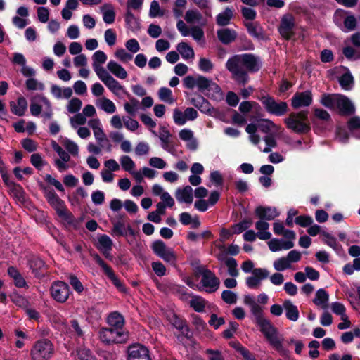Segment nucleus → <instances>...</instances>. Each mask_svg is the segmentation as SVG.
Segmentation results:
<instances>
[{"label": "nucleus", "mask_w": 360, "mask_h": 360, "mask_svg": "<svg viewBox=\"0 0 360 360\" xmlns=\"http://www.w3.org/2000/svg\"><path fill=\"white\" fill-rule=\"evenodd\" d=\"M261 67L260 58L252 53L234 55L226 63V68L231 73L232 79L243 85L249 80L248 72H258Z\"/></svg>", "instance_id": "nucleus-1"}, {"label": "nucleus", "mask_w": 360, "mask_h": 360, "mask_svg": "<svg viewBox=\"0 0 360 360\" xmlns=\"http://www.w3.org/2000/svg\"><path fill=\"white\" fill-rule=\"evenodd\" d=\"M284 122L288 129L297 134L308 133L311 129L307 111L292 112Z\"/></svg>", "instance_id": "nucleus-2"}, {"label": "nucleus", "mask_w": 360, "mask_h": 360, "mask_svg": "<svg viewBox=\"0 0 360 360\" xmlns=\"http://www.w3.org/2000/svg\"><path fill=\"white\" fill-rule=\"evenodd\" d=\"M54 354V346L51 340L46 338L36 341L30 350L32 360H49Z\"/></svg>", "instance_id": "nucleus-3"}, {"label": "nucleus", "mask_w": 360, "mask_h": 360, "mask_svg": "<svg viewBox=\"0 0 360 360\" xmlns=\"http://www.w3.org/2000/svg\"><path fill=\"white\" fill-rule=\"evenodd\" d=\"M196 273L202 277L200 282L201 285L200 290L212 293L219 289L220 280L211 270L204 266H200L196 269Z\"/></svg>", "instance_id": "nucleus-4"}, {"label": "nucleus", "mask_w": 360, "mask_h": 360, "mask_svg": "<svg viewBox=\"0 0 360 360\" xmlns=\"http://www.w3.org/2000/svg\"><path fill=\"white\" fill-rule=\"evenodd\" d=\"M260 330L274 349L283 355L285 354L286 350L283 346V338L271 321L261 327Z\"/></svg>", "instance_id": "nucleus-5"}, {"label": "nucleus", "mask_w": 360, "mask_h": 360, "mask_svg": "<svg viewBox=\"0 0 360 360\" xmlns=\"http://www.w3.org/2000/svg\"><path fill=\"white\" fill-rule=\"evenodd\" d=\"M99 338L102 342L106 345L122 344L128 340V333L114 328H102L99 330Z\"/></svg>", "instance_id": "nucleus-6"}, {"label": "nucleus", "mask_w": 360, "mask_h": 360, "mask_svg": "<svg viewBox=\"0 0 360 360\" xmlns=\"http://www.w3.org/2000/svg\"><path fill=\"white\" fill-rule=\"evenodd\" d=\"M296 27L295 16L292 13L286 12L281 17L278 31L283 39L290 40L295 34Z\"/></svg>", "instance_id": "nucleus-7"}, {"label": "nucleus", "mask_w": 360, "mask_h": 360, "mask_svg": "<svg viewBox=\"0 0 360 360\" xmlns=\"http://www.w3.org/2000/svg\"><path fill=\"white\" fill-rule=\"evenodd\" d=\"M259 100L266 111L269 114L283 116L288 110V105L286 102L276 101L274 97L269 95L262 96Z\"/></svg>", "instance_id": "nucleus-8"}, {"label": "nucleus", "mask_w": 360, "mask_h": 360, "mask_svg": "<svg viewBox=\"0 0 360 360\" xmlns=\"http://www.w3.org/2000/svg\"><path fill=\"white\" fill-rule=\"evenodd\" d=\"M151 248L153 252L162 259L165 262L175 266L176 263V255L174 250L168 248L166 244L160 240H155L152 243Z\"/></svg>", "instance_id": "nucleus-9"}, {"label": "nucleus", "mask_w": 360, "mask_h": 360, "mask_svg": "<svg viewBox=\"0 0 360 360\" xmlns=\"http://www.w3.org/2000/svg\"><path fill=\"white\" fill-rule=\"evenodd\" d=\"M50 293L52 298L59 303L65 302L70 296V290L69 285L61 281H56L50 287Z\"/></svg>", "instance_id": "nucleus-10"}, {"label": "nucleus", "mask_w": 360, "mask_h": 360, "mask_svg": "<svg viewBox=\"0 0 360 360\" xmlns=\"http://www.w3.org/2000/svg\"><path fill=\"white\" fill-rule=\"evenodd\" d=\"M46 197L49 203L56 210L59 217L65 220L72 218V214L67 210L64 201L54 191L48 192Z\"/></svg>", "instance_id": "nucleus-11"}, {"label": "nucleus", "mask_w": 360, "mask_h": 360, "mask_svg": "<svg viewBox=\"0 0 360 360\" xmlns=\"http://www.w3.org/2000/svg\"><path fill=\"white\" fill-rule=\"evenodd\" d=\"M111 233L114 236L126 237L128 243L130 244L133 243L136 235L135 231L129 224L126 225L123 221H121L112 222Z\"/></svg>", "instance_id": "nucleus-12"}, {"label": "nucleus", "mask_w": 360, "mask_h": 360, "mask_svg": "<svg viewBox=\"0 0 360 360\" xmlns=\"http://www.w3.org/2000/svg\"><path fill=\"white\" fill-rule=\"evenodd\" d=\"M127 353V360H151L148 349L141 344L130 345Z\"/></svg>", "instance_id": "nucleus-13"}, {"label": "nucleus", "mask_w": 360, "mask_h": 360, "mask_svg": "<svg viewBox=\"0 0 360 360\" xmlns=\"http://www.w3.org/2000/svg\"><path fill=\"white\" fill-rule=\"evenodd\" d=\"M269 276V271L263 268H256L252 271V275L246 278V285L250 289H257L261 285V281Z\"/></svg>", "instance_id": "nucleus-14"}, {"label": "nucleus", "mask_w": 360, "mask_h": 360, "mask_svg": "<svg viewBox=\"0 0 360 360\" xmlns=\"http://www.w3.org/2000/svg\"><path fill=\"white\" fill-rule=\"evenodd\" d=\"M313 101L312 94L310 91L297 92L291 98V105L295 109L309 106Z\"/></svg>", "instance_id": "nucleus-15"}, {"label": "nucleus", "mask_w": 360, "mask_h": 360, "mask_svg": "<svg viewBox=\"0 0 360 360\" xmlns=\"http://www.w3.org/2000/svg\"><path fill=\"white\" fill-rule=\"evenodd\" d=\"M172 324L175 328L181 332V334L176 335V338L180 343L184 345V338L188 340L191 338L188 326L184 320L176 315H174V319L172 321Z\"/></svg>", "instance_id": "nucleus-16"}, {"label": "nucleus", "mask_w": 360, "mask_h": 360, "mask_svg": "<svg viewBox=\"0 0 360 360\" xmlns=\"http://www.w3.org/2000/svg\"><path fill=\"white\" fill-rule=\"evenodd\" d=\"M11 62L21 66L20 72L24 77L31 78L35 75L36 71L32 68L26 65V58L22 53H14Z\"/></svg>", "instance_id": "nucleus-17"}, {"label": "nucleus", "mask_w": 360, "mask_h": 360, "mask_svg": "<svg viewBox=\"0 0 360 360\" xmlns=\"http://www.w3.org/2000/svg\"><path fill=\"white\" fill-rule=\"evenodd\" d=\"M336 108L342 115H350L354 113L355 107L348 97L340 94Z\"/></svg>", "instance_id": "nucleus-18"}, {"label": "nucleus", "mask_w": 360, "mask_h": 360, "mask_svg": "<svg viewBox=\"0 0 360 360\" xmlns=\"http://www.w3.org/2000/svg\"><path fill=\"white\" fill-rule=\"evenodd\" d=\"M255 214L264 220H273L278 216V212L275 207L259 206L255 209Z\"/></svg>", "instance_id": "nucleus-19"}, {"label": "nucleus", "mask_w": 360, "mask_h": 360, "mask_svg": "<svg viewBox=\"0 0 360 360\" xmlns=\"http://www.w3.org/2000/svg\"><path fill=\"white\" fill-rule=\"evenodd\" d=\"M175 197L179 202L191 204L193 200V188L190 186L179 188L175 192Z\"/></svg>", "instance_id": "nucleus-20"}, {"label": "nucleus", "mask_w": 360, "mask_h": 360, "mask_svg": "<svg viewBox=\"0 0 360 360\" xmlns=\"http://www.w3.org/2000/svg\"><path fill=\"white\" fill-rule=\"evenodd\" d=\"M219 40L224 44H229L237 38V32L229 28H222L217 32Z\"/></svg>", "instance_id": "nucleus-21"}, {"label": "nucleus", "mask_w": 360, "mask_h": 360, "mask_svg": "<svg viewBox=\"0 0 360 360\" xmlns=\"http://www.w3.org/2000/svg\"><path fill=\"white\" fill-rule=\"evenodd\" d=\"M250 310L254 318V321L259 328L270 322L264 316L263 309L257 303L250 307Z\"/></svg>", "instance_id": "nucleus-22"}, {"label": "nucleus", "mask_w": 360, "mask_h": 360, "mask_svg": "<svg viewBox=\"0 0 360 360\" xmlns=\"http://www.w3.org/2000/svg\"><path fill=\"white\" fill-rule=\"evenodd\" d=\"M11 111L15 115L22 116L25 115L27 108V101L25 98L20 96L18 98L17 102H10Z\"/></svg>", "instance_id": "nucleus-23"}, {"label": "nucleus", "mask_w": 360, "mask_h": 360, "mask_svg": "<svg viewBox=\"0 0 360 360\" xmlns=\"http://www.w3.org/2000/svg\"><path fill=\"white\" fill-rule=\"evenodd\" d=\"M283 309L285 311L286 318L292 321H297L300 316L297 307L290 300H287L283 302Z\"/></svg>", "instance_id": "nucleus-24"}, {"label": "nucleus", "mask_w": 360, "mask_h": 360, "mask_svg": "<svg viewBox=\"0 0 360 360\" xmlns=\"http://www.w3.org/2000/svg\"><path fill=\"white\" fill-rule=\"evenodd\" d=\"M107 320L110 327L120 330H124V319L122 315L117 311L110 313Z\"/></svg>", "instance_id": "nucleus-25"}, {"label": "nucleus", "mask_w": 360, "mask_h": 360, "mask_svg": "<svg viewBox=\"0 0 360 360\" xmlns=\"http://www.w3.org/2000/svg\"><path fill=\"white\" fill-rule=\"evenodd\" d=\"M108 70L116 77L124 79L127 77L126 70L119 63L114 60H110L107 64Z\"/></svg>", "instance_id": "nucleus-26"}, {"label": "nucleus", "mask_w": 360, "mask_h": 360, "mask_svg": "<svg viewBox=\"0 0 360 360\" xmlns=\"http://www.w3.org/2000/svg\"><path fill=\"white\" fill-rule=\"evenodd\" d=\"M269 227V224L264 219H260L255 224V228L258 231L257 236L259 239L266 240L271 238V234L267 231Z\"/></svg>", "instance_id": "nucleus-27"}, {"label": "nucleus", "mask_w": 360, "mask_h": 360, "mask_svg": "<svg viewBox=\"0 0 360 360\" xmlns=\"http://www.w3.org/2000/svg\"><path fill=\"white\" fill-rule=\"evenodd\" d=\"M339 94H324L322 95L320 103L326 108L333 110L337 106V103L339 98Z\"/></svg>", "instance_id": "nucleus-28"}, {"label": "nucleus", "mask_w": 360, "mask_h": 360, "mask_svg": "<svg viewBox=\"0 0 360 360\" xmlns=\"http://www.w3.org/2000/svg\"><path fill=\"white\" fill-rule=\"evenodd\" d=\"M96 104L98 108L108 114L114 113L117 109L115 103L105 97L98 99Z\"/></svg>", "instance_id": "nucleus-29"}, {"label": "nucleus", "mask_w": 360, "mask_h": 360, "mask_svg": "<svg viewBox=\"0 0 360 360\" xmlns=\"http://www.w3.org/2000/svg\"><path fill=\"white\" fill-rule=\"evenodd\" d=\"M104 84L107 88L115 95L120 96L121 94L125 93V89L118 81H117L112 76L108 78Z\"/></svg>", "instance_id": "nucleus-30"}, {"label": "nucleus", "mask_w": 360, "mask_h": 360, "mask_svg": "<svg viewBox=\"0 0 360 360\" xmlns=\"http://www.w3.org/2000/svg\"><path fill=\"white\" fill-rule=\"evenodd\" d=\"M8 275L13 278L15 285L18 288H27L28 285L17 269L10 266L8 269Z\"/></svg>", "instance_id": "nucleus-31"}, {"label": "nucleus", "mask_w": 360, "mask_h": 360, "mask_svg": "<svg viewBox=\"0 0 360 360\" xmlns=\"http://www.w3.org/2000/svg\"><path fill=\"white\" fill-rule=\"evenodd\" d=\"M176 50L184 60L193 59L195 56L193 48L186 42L179 43Z\"/></svg>", "instance_id": "nucleus-32"}, {"label": "nucleus", "mask_w": 360, "mask_h": 360, "mask_svg": "<svg viewBox=\"0 0 360 360\" xmlns=\"http://www.w3.org/2000/svg\"><path fill=\"white\" fill-rule=\"evenodd\" d=\"M328 292L324 289L321 288L316 291L313 302L316 305L321 307L322 309H326L328 307Z\"/></svg>", "instance_id": "nucleus-33"}, {"label": "nucleus", "mask_w": 360, "mask_h": 360, "mask_svg": "<svg viewBox=\"0 0 360 360\" xmlns=\"http://www.w3.org/2000/svg\"><path fill=\"white\" fill-rule=\"evenodd\" d=\"M192 104L202 112L207 113L211 112V105L208 101L204 97L198 96L191 100Z\"/></svg>", "instance_id": "nucleus-34"}, {"label": "nucleus", "mask_w": 360, "mask_h": 360, "mask_svg": "<svg viewBox=\"0 0 360 360\" xmlns=\"http://www.w3.org/2000/svg\"><path fill=\"white\" fill-rule=\"evenodd\" d=\"M233 16V10L229 7L226 8L225 10L219 13L216 17V21L219 26H226L230 23L231 18Z\"/></svg>", "instance_id": "nucleus-35"}, {"label": "nucleus", "mask_w": 360, "mask_h": 360, "mask_svg": "<svg viewBox=\"0 0 360 360\" xmlns=\"http://www.w3.org/2000/svg\"><path fill=\"white\" fill-rule=\"evenodd\" d=\"M179 221L184 225H191L193 229H197L200 226V221L197 217L193 218L191 215L186 212H182L179 214Z\"/></svg>", "instance_id": "nucleus-36"}, {"label": "nucleus", "mask_w": 360, "mask_h": 360, "mask_svg": "<svg viewBox=\"0 0 360 360\" xmlns=\"http://www.w3.org/2000/svg\"><path fill=\"white\" fill-rule=\"evenodd\" d=\"M347 127L354 137L360 139V117H351L347 122Z\"/></svg>", "instance_id": "nucleus-37"}, {"label": "nucleus", "mask_w": 360, "mask_h": 360, "mask_svg": "<svg viewBox=\"0 0 360 360\" xmlns=\"http://www.w3.org/2000/svg\"><path fill=\"white\" fill-rule=\"evenodd\" d=\"M189 301L190 307L197 312H204L206 306L205 300L200 296L193 295Z\"/></svg>", "instance_id": "nucleus-38"}, {"label": "nucleus", "mask_w": 360, "mask_h": 360, "mask_svg": "<svg viewBox=\"0 0 360 360\" xmlns=\"http://www.w3.org/2000/svg\"><path fill=\"white\" fill-rule=\"evenodd\" d=\"M338 82L342 89L346 91L351 90L354 85V78L349 70L339 77Z\"/></svg>", "instance_id": "nucleus-39"}, {"label": "nucleus", "mask_w": 360, "mask_h": 360, "mask_svg": "<svg viewBox=\"0 0 360 360\" xmlns=\"http://www.w3.org/2000/svg\"><path fill=\"white\" fill-rule=\"evenodd\" d=\"M248 33L253 37L261 39L263 37L262 28L258 22H249L245 23Z\"/></svg>", "instance_id": "nucleus-40"}, {"label": "nucleus", "mask_w": 360, "mask_h": 360, "mask_svg": "<svg viewBox=\"0 0 360 360\" xmlns=\"http://www.w3.org/2000/svg\"><path fill=\"white\" fill-rule=\"evenodd\" d=\"M98 248L102 252L111 251L113 243H112V240H111V238L108 236H107L105 234L101 235L98 238Z\"/></svg>", "instance_id": "nucleus-41"}, {"label": "nucleus", "mask_w": 360, "mask_h": 360, "mask_svg": "<svg viewBox=\"0 0 360 360\" xmlns=\"http://www.w3.org/2000/svg\"><path fill=\"white\" fill-rule=\"evenodd\" d=\"M172 134L165 127H161L159 131V138L161 141V146L167 151H170L169 148V139Z\"/></svg>", "instance_id": "nucleus-42"}, {"label": "nucleus", "mask_w": 360, "mask_h": 360, "mask_svg": "<svg viewBox=\"0 0 360 360\" xmlns=\"http://www.w3.org/2000/svg\"><path fill=\"white\" fill-rule=\"evenodd\" d=\"M322 235L324 237L323 241L325 244L332 248L337 252L341 250L342 246L338 243L337 239L334 236L325 231L322 232Z\"/></svg>", "instance_id": "nucleus-43"}, {"label": "nucleus", "mask_w": 360, "mask_h": 360, "mask_svg": "<svg viewBox=\"0 0 360 360\" xmlns=\"http://www.w3.org/2000/svg\"><path fill=\"white\" fill-rule=\"evenodd\" d=\"M76 356L78 360H96L93 352L86 347H80L76 349Z\"/></svg>", "instance_id": "nucleus-44"}, {"label": "nucleus", "mask_w": 360, "mask_h": 360, "mask_svg": "<svg viewBox=\"0 0 360 360\" xmlns=\"http://www.w3.org/2000/svg\"><path fill=\"white\" fill-rule=\"evenodd\" d=\"M158 96L162 101L172 104L175 102V99L172 96L171 89L167 87H161L158 91Z\"/></svg>", "instance_id": "nucleus-45"}, {"label": "nucleus", "mask_w": 360, "mask_h": 360, "mask_svg": "<svg viewBox=\"0 0 360 360\" xmlns=\"http://www.w3.org/2000/svg\"><path fill=\"white\" fill-rule=\"evenodd\" d=\"M120 162L122 169L129 173L131 172L136 167L135 162L129 155L121 156Z\"/></svg>", "instance_id": "nucleus-46"}, {"label": "nucleus", "mask_w": 360, "mask_h": 360, "mask_svg": "<svg viewBox=\"0 0 360 360\" xmlns=\"http://www.w3.org/2000/svg\"><path fill=\"white\" fill-rule=\"evenodd\" d=\"M274 268L278 271H283L291 268V264L286 257L276 259L273 263Z\"/></svg>", "instance_id": "nucleus-47"}, {"label": "nucleus", "mask_w": 360, "mask_h": 360, "mask_svg": "<svg viewBox=\"0 0 360 360\" xmlns=\"http://www.w3.org/2000/svg\"><path fill=\"white\" fill-rule=\"evenodd\" d=\"M106 7L107 6H104L102 8L103 19L105 23L112 24L115 22V12L112 6H109V8L107 9Z\"/></svg>", "instance_id": "nucleus-48"}, {"label": "nucleus", "mask_w": 360, "mask_h": 360, "mask_svg": "<svg viewBox=\"0 0 360 360\" xmlns=\"http://www.w3.org/2000/svg\"><path fill=\"white\" fill-rule=\"evenodd\" d=\"M26 88L30 91H43L44 84L34 77L28 78L25 82Z\"/></svg>", "instance_id": "nucleus-49"}, {"label": "nucleus", "mask_w": 360, "mask_h": 360, "mask_svg": "<svg viewBox=\"0 0 360 360\" xmlns=\"http://www.w3.org/2000/svg\"><path fill=\"white\" fill-rule=\"evenodd\" d=\"M184 18L188 23H193L201 20L202 15L198 11L191 9L186 12Z\"/></svg>", "instance_id": "nucleus-50"}, {"label": "nucleus", "mask_w": 360, "mask_h": 360, "mask_svg": "<svg viewBox=\"0 0 360 360\" xmlns=\"http://www.w3.org/2000/svg\"><path fill=\"white\" fill-rule=\"evenodd\" d=\"M140 103L139 101L136 98L130 99L129 103H126L124 105L125 111L129 115L134 116L139 109Z\"/></svg>", "instance_id": "nucleus-51"}, {"label": "nucleus", "mask_w": 360, "mask_h": 360, "mask_svg": "<svg viewBox=\"0 0 360 360\" xmlns=\"http://www.w3.org/2000/svg\"><path fill=\"white\" fill-rule=\"evenodd\" d=\"M344 27L342 28V30L345 32H348L354 30L356 26V19L352 15L347 16L343 21Z\"/></svg>", "instance_id": "nucleus-52"}, {"label": "nucleus", "mask_w": 360, "mask_h": 360, "mask_svg": "<svg viewBox=\"0 0 360 360\" xmlns=\"http://www.w3.org/2000/svg\"><path fill=\"white\" fill-rule=\"evenodd\" d=\"M192 323L198 332H208L207 323L198 315H192Z\"/></svg>", "instance_id": "nucleus-53"}, {"label": "nucleus", "mask_w": 360, "mask_h": 360, "mask_svg": "<svg viewBox=\"0 0 360 360\" xmlns=\"http://www.w3.org/2000/svg\"><path fill=\"white\" fill-rule=\"evenodd\" d=\"M226 266L228 268L229 274L232 277H237L239 274L238 269L237 268L238 264L236 260L230 257L228 259H226Z\"/></svg>", "instance_id": "nucleus-54"}, {"label": "nucleus", "mask_w": 360, "mask_h": 360, "mask_svg": "<svg viewBox=\"0 0 360 360\" xmlns=\"http://www.w3.org/2000/svg\"><path fill=\"white\" fill-rule=\"evenodd\" d=\"M251 225L252 220L250 219H244L232 227L233 233L235 234H239L248 229Z\"/></svg>", "instance_id": "nucleus-55"}, {"label": "nucleus", "mask_w": 360, "mask_h": 360, "mask_svg": "<svg viewBox=\"0 0 360 360\" xmlns=\"http://www.w3.org/2000/svg\"><path fill=\"white\" fill-rule=\"evenodd\" d=\"M221 299L226 304H233L236 303L238 296L234 292L226 290L221 292Z\"/></svg>", "instance_id": "nucleus-56"}, {"label": "nucleus", "mask_w": 360, "mask_h": 360, "mask_svg": "<svg viewBox=\"0 0 360 360\" xmlns=\"http://www.w3.org/2000/svg\"><path fill=\"white\" fill-rule=\"evenodd\" d=\"M45 266L44 261L37 257H33L29 260V266L33 272L37 273Z\"/></svg>", "instance_id": "nucleus-57"}, {"label": "nucleus", "mask_w": 360, "mask_h": 360, "mask_svg": "<svg viewBox=\"0 0 360 360\" xmlns=\"http://www.w3.org/2000/svg\"><path fill=\"white\" fill-rule=\"evenodd\" d=\"M82 105V103L79 98H73L69 101L67 105V110L70 113H76L80 110Z\"/></svg>", "instance_id": "nucleus-58"}, {"label": "nucleus", "mask_w": 360, "mask_h": 360, "mask_svg": "<svg viewBox=\"0 0 360 360\" xmlns=\"http://www.w3.org/2000/svg\"><path fill=\"white\" fill-rule=\"evenodd\" d=\"M212 83V81L202 75H197L196 87L200 91L207 90Z\"/></svg>", "instance_id": "nucleus-59"}, {"label": "nucleus", "mask_w": 360, "mask_h": 360, "mask_svg": "<svg viewBox=\"0 0 360 360\" xmlns=\"http://www.w3.org/2000/svg\"><path fill=\"white\" fill-rule=\"evenodd\" d=\"M115 56L122 63H127L133 58V55L122 48L116 50Z\"/></svg>", "instance_id": "nucleus-60"}, {"label": "nucleus", "mask_w": 360, "mask_h": 360, "mask_svg": "<svg viewBox=\"0 0 360 360\" xmlns=\"http://www.w3.org/2000/svg\"><path fill=\"white\" fill-rule=\"evenodd\" d=\"M173 119L175 124L181 126L187 122L185 113L178 108H175L173 111Z\"/></svg>", "instance_id": "nucleus-61"}, {"label": "nucleus", "mask_w": 360, "mask_h": 360, "mask_svg": "<svg viewBox=\"0 0 360 360\" xmlns=\"http://www.w3.org/2000/svg\"><path fill=\"white\" fill-rule=\"evenodd\" d=\"M69 281L70 284L76 292L81 293L84 291V285L76 276L73 274L70 275Z\"/></svg>", "instance_id": "nucleus-62"}, {"label": "nucleus", "mask_w": 360, "mask_h": 360, "mask_svg": "<svg viewBox=\"0 0 360 360\" xmlns=\"http://www.w3.org/2000/svg\"><path fill=\"white\" fill-rule=\"evenodd\" d=\"M30 162L32 165L37 169L40 170L46 164L43 160L41 155L39 153H34L30 157Z\"/></svg>", "instance_id": "nucleus-63"}, {"label": "nucleus", "mask_w": 360, "mask_h": 360, "mask_svg": "<svg viewBox=\"0 0 360 360\" xmlns=\"http://www.w3.org/2000/svg\"><path fill=\"white\" fill-rule=\"evenodd\" d=\"M208 360H224V357L221 351L218 349H207L205 351Z\"/></svg>", "instance_id": "nucleus-64"}]
</instances>
